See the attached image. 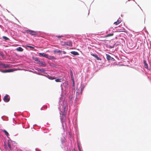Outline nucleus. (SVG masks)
Here are the masks:
<instances>
[{"mask_svg":"<svg viewBox=\"0 0 151 151\" xmlns=\"http://www.w3.org/2000/svg\"><path fill=\"white\" fill-rule=\"evenodd\" d=\"M26 32L27 34H30L32 35H37V32L30 30H26Z\"/></svg>","mask_w":151,"mask_h":151,"instance_id":"f257e3e1","label":"nucleus"},{"mask_svg":"<svg viewBox=\"0 0 151 151\" xmlns=\"http://www.w3.org/2000/svg\"><path fill=\"white\" fill-rule=\"evenodd\" d=\"M10 97L9 96L6 94L4 97V100L5 102H8L10 100Z\"/></svg>","mask_w":151,"mask_h":151,"instance_id":"f03ea898","label":"nucleus"},{"mask_svg":"<svg viewBox=\"0 0 151 151\" xmlns=\"http://www.w3.org/2000/svg\"><path fill=\"white\" fill-rule=\"evenodd\" d=\"M63 45L68 46L70 47L72 46V42L71 41H68L63 42Z\"/></svg>","mask_w":151,"mask_h":151,"instance_id":"7ed1b4c3","label":"nucleus"},{"mask_svg":"<svg viewBox=\"0 0 151 151\" xmlns=\"http://www.w3.org/2000/svg\"><path fill=\"white\" fill-rule=\"evenodd\" d=\"M106 57L107 59L109 60H114V59L113 58L111 57L109 55V54H106Z\"/></svg>","mask_w":151,"mask_h":151,"instance_id":"20e7f679","label":"nucleus"},{"mask_svg":"<svg viewBox=\"0 0 151 151\" xmlns=\"http://www.w3.org/2000/svg\"><path fill=\"white\" fill-rule=\"evenodd\" d=\"M39 55L40 56H42L46 58H48V55L45 53H40Z\"/></svg>","mask_w":151,"mask_h":151,"instance_id":"39448f33","label":"nucleus"},{"mask_svg":"<svg viewBox=\"0 0 151 151\" xmlns=\"http://www.w3.org/2000/svg\"><path fill=\"white\" fill-rule=\"evenodd\" d=\"M91 55L95 58L97 60H101L96 54H91Z\"/></svg>","mask_w":151,"mask_h":151,"instance_id":"423d86ee","label":"nucleus"},{"mask_svg":"<svg viewBox=\"0 0 151 151\" xmlns=\"http://www.w3.org/2000/svg\"><path fill=\"white\" fill-rule=\"evenodd\" d=\"M121 22V20L120 19H118L116 22H115L114 23V24L117 25L119 24Z\"/></svg>","mask_w":151,"mask_h":151,"instance_id":"0eeeda50","label":"nucleus"},{"mask_svg":"<svg viewBox=\"0 0 151 151\" xmlns=\"http://www.w3.org/2000/svg\"><path fill=\"white\" fill-rule=\"evenodd\" d=\"M16 50L17 51L19 52H22L23 50V49L21 47L17 48Z\"/></svg>","mask_w":151,"mask_h":151,"instance_id":"6e6552de","label":"nucleus"},{"mask_svg":"<svg viewBox=\"0 0 151 151\" xmlns=\"http://www.w3.org/2000/svg\"><path fill=\"white\" fill-rule=\"evenodd\" d=\"M71 53L72 54H73L74 55H79L78 52H76V51H72L71 52Z\"/></svg>","mask_w":151,"mask_h":151,"instance_id":"1a4fd4ad","label":"nucleus"},{"mask_svg":"<svg viewBox=\"0 0 151 151\" xmlns=\"http://www.w3.org/2000/svg\"><path fill=\"white\" fill-rule=\"evenodd\" d=\"M143 62H144V67H145V68H147V69H148V65L147 64L146 62V61L145 60H144L143 61Z\"/></svg>","mask_w":151,"mask_h":151,"instance_id":"9d476101","label":"nucleus"},{"mask_svg":"<svg viewBox=\"0 0 151 151\" xmlns=\"http://www.w3.org/2000/svg\"><path fill=\"white\" fill-rule=\"evenodd\" d=\"M47 58L51 60H54L55 59V57L53 56H50L49 57L48 56V58Z\"/></svg>","mask_w":151,"mask_h":151,"instance_id":"9b49d317","label":"nucleus"},{"mask_svg":"<svg viewBox=\"0 0 151 151\" xmlns=\"http://www.w3.org/2000/svg\"><path fill=\"white\" fill-rule=\"evenodd\" d=\"M70 75H71V79H74L73 75V72H72V70H70Z\"/></svg>","mask_w":151,"mask_h":151,"instance_id":"f8f14e48","label":"nucleus"},{"mask_svg":"<svg viewBox=\"0 0 151 151\" xmlns=\"http://www.w3.org/2000/svg\"><path fill=\"white\" fill-rule=\"evenodd\" d=\"M12 69H9L8 70H6V73L10 72L13 71Z\"/></svg>","mask_w":151,"mask_h":151,"instance_id":"ddd939ff","label":"nucleus"},{"mask_svg":"<svg viewBox=\"0 0 151 151\" xmlns=\"http://www.w3.org/2000/svg\"><path fill=\"white\" fill-rule=\"evenodd\" d=\"M62 52V51L60 50H54L53 51L54 53L55 54L56 53H61Z\"/></svg>","mask_w":151,"mask_h":151,"instance_id":"4468645a","label":"nucleus"},{"mask_svg":"<svg viewBox=\"0 0 151 151\" xmlns=\"http://www.w3.org/2000/svg\"><path fill=\"white\" fill-rule=\"evenodd\" d=\"M113 35H114L113 33H110L109 34H108L106 36V37H109L110 36H111Z\"/></svg>","mask_w":151,"mask_h":151,"instance_id":"2eb2a0df","label":"nucleus"},{"mask_svg":"<svg viewBox=\"0 0 151 151\" xmlns=\"http://www.w3.org/2000/svg\"><path fill=\"white\" fill-rule=\"evenodd\" d=\"M0 55L2 57V58H4V54L1 51H0Z\"/></svg>","mask_w":151,"mask_h":151,"instance_id":"dca6fc26","label":"nucleus"},{"mask_svg":"<svg viewBox=\"0 0 151 151\" xmlns=\"http://www.w3.org/2000/svg\"><path fill=\"white\" fill-rule=\"evenodd\" d=\"M40 64L42 66H45V63L44 62L42 61H40Z\"/></svg>","mask_w":151,"mask_h":151,"instance_id":"f3484780","label":"nucleus"},{"mask_svg":"<svg viewBox=\"0 0 151 151\" xmlns=\"http://www.w3.org/2000/svg\"><path fill=\"white\" fill-rule=\"evenodd\" d=\"M76 95H78L79 93V91L78 88H76Z\"/></svg>","mask_w":151,"mask_h":151,"instance_id":"a211bd4d","label":"nucleus"},{"mask_svg":"<svg viewBox=\"0 0 151 151\" xmlns=\"http://www.w3.org/2000/svg\"><path fill=\"white\" fill-rule=\"evenodd\" d=\"M3 38L4 40H9V39L8 38L5 36H3Z\"/></svg>","mask_w":151,"mask_h":151,"instance_id":"6ab92c4d","label":"nucleus"},{"mask_svg":"<svg viewBox=\"0 0 151 151\" xmlns=\"http://www.w3.org/2000/svg\"><path fill=\"white\" fill-rule=\"evenodd\" d=\"M55 81L56 82H60L61 81V79L58 78L55 80Z\"/></svg>","mask_w":151,"mask_h":151,"instance_id":"aec40b11","label":"nucleus"},{"mask_svg":"<svg viewBox=\"0 0 151 151\" xmlns=\"http://www.w3.org/2000/svg\"><path fill=\"white\" fill-rule=\"evenodd\" d=\"M4 132L5 133V134L6 136H8L9 135V134L5 130H4Z\"/></svg>","mask_w":151,"mask_h":151,"instance_id":"412c9836","label":"nucleus"},{"mask_svg":"<svg viewBox=\"0 0 151 151\" xmlns=\"http://www.w3.org/2000/svg\"><path fill=\"white\" fill-rule=\"evenodd\" d=\"M34 60L35 61H36L37 62H40V61L39 60L38 58H35L34 59Z\"/></svg>","mask_w":151,"mask_h":151,"instance_id":"4be33fe9","label":"nucleus"},{"mask_svg":"<svg viewBox=\"0 0 151 151\" xmlns=\"http://www.w3.org/2000/svg\"><path fill=\"white\" fill-rule=\"evenodd\" d=\"M1 66L4 68H6V64L2 63V64L1 65Z\"/></svg>","mask_w":151,"mask_h":151,"instance_id":"5701e85b","label":"nucleus"},{"mask_svg":"<svg viewBox=\"0 0 151 151\" xmlns=\"http://www.w3.org/2000/svg\"><path fill=\"white\" fill-rule=\"evenodd\" d=\"M72 82H73V87H74L75 86V81H74V79H72Z\"/></svg>","mask_w":151,"mask_h":151,"instance_id":"b1692460","label":"nucleus"},{"mask_svg":"<svg viewBox=\"0 0 151 151\" xmlns=\"http://www.w3.org/2000/svg\"><path fill=\"white\" fill-rule=\"evenodd\" d=\"M0 71L1 72L3 73H6V70H0Z\"/></svg>","mask_w":151,"mask_h":151,"instance_id":"393cba45","label":"nucleus"},{"mask_svg":"<svg viewBox=\"0 0 151 151\" xmlns=\"http://www.w3.org/2000/svg\"><path fill=\"white\" fill-rule=\"evenodd\" d=\"M55 78L53 77H49V79H50L51 80H53Z\"/></svg>","mask_w":151,"mask_h":151,"instance_id":"a878e982","label":"nucleus"},{"mask_svg":"<svg viewBox=\"0 0 151 151\" xmlns=\"http://www.w3.org/2000/svg\"><path fill=\"white\" fill-rule=\"evenodd\" d=\"M10 67V65L9 64H6V68H9Z\"/></svg>","mask_w":151,"mask_h":151,"instance_id":"bb28decb","label":"nucleus"},{"mask_svg":"<svg viewBox=\"0 0 151 151\" xmlns=\"http://www.w3.org/2000/svg\"><path fill=\"white\" fill-rule=\"evenodd\" d=\"M63 37V36H57L56 37L58 38H61Z\"/></svg>","mask_w":151,"mask_h":151,"instance_id":"cd10ccee","label":"nucleus"},{"mask_svg":"<svg viewBox=\"0 0 151 151\" xmlns=\"http://www.w3.org/2000/svg\"><path fill=\"white\" fill-rule=\"evenodd\" d=\"M61 142L62 143H63L64 142V139L61 140Z\"/></svg>","mask_w":151,"mask_h":151,"instance_id":"c85d7f7f","label":"nucleus"},{"mask_svg":"<svg viewBox=\"0 0 151 151\" xmlns=\"http://www.w3.org/2000/svg\"><path fill=\"white\" fill-rule=\"evenodd\" d=\"M8 146L10 149L11 148V145L9 144V143H8Z\"/></svg>","mask_w":151,"mask_h":151,"instance_id":"c756f323","label":"nucleus"},{"mask_svg":"<svg viewBox=\"0 0 151 151\" xmlns=\"http://www.w3.org/2000/svg\"><path fill=\"white\" fill-rule=\"evenodd\" d=\"M83 89H84V88L82 87L81 88V93L82 92V91L83 90Z\"/></svg>","mask_w":151,"mask_h":151,"instance_id":"7c9ffc66","label":"nucleus"},{"mask_svg":"<svg viewBox=\"0 0 151 151\" xmlns=\"http://www.w3.org/2000/svg\"><path fill=\"white\" fill-rule=\"evenodd\" d=\"M28 47H29L30 48H34V47H33L31 46H29Z\"/></svg>","mask_w":151,"mask_h":151,"instance_id":"2f4dec72","label":"nucleus"},{"mask_svg":"<svg viewBox=\"0 0 151 151\" xmlns=\"http://www.w3.org/2000/svg\"><path fill=\"white\" fill-rule=\"evenodd\" d=\"M2 63L1 62H0V65L1 66V65H2Z\"/></svg>","mask_w":151,"mask_h":151,"instance_id":"473e14b6","label":"nucleus"},{"mask_svg":"<svg viewBox=\"0 0 151 151\" xmlns=\"http://www.w3.org/2000/svg\"><path fill=\"white\" fill-rule=\"evenodd\" d=\"M74 151H76V150H75V149H74Z\"/></svg>","mask_w":151,"mask_h":151,"instance_id":"72a5a7b5","label":"nucleus"}]
</instances>
